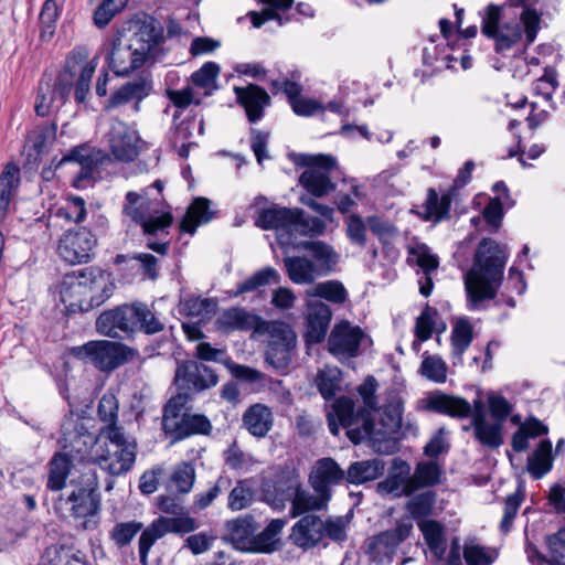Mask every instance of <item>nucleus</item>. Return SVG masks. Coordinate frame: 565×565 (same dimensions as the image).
<instances>
[{
	"label": "nucleus",
	"instance_id": "obj_1",
	"mask_svg": "<svg viewBox=\"0 0 565 565\" xmlns=\"http://www.w3.org/2000/svg\"><path fill=\"white\" fill-rule=\"evenodd\" d=\"M508 259L505 248L491 238L482 239L473 264L465 276V288L470 309H479L483 300L493 299L503 279Z\"/></svg>",
	"mask_w": 565,
	"mask_h": 565
},
{
	"label": "nucleus",
	"instance_id": "obj_2",
	"mask_svg": "<svg viewBox=\"0 0 565 565\" xmlns=\"http://www.w3.org/2000/svg\"><path fill=\"white\" fill-rule=\"evenodd\" d=\"M333 414H328V426L330 431L337 436L340 426L347 428V435L351 441L359 444L364 439L381 441L401 427V408L397 403L392 409H385L387 419L377 427L369 418L355 416L354 405L350 398H338L333 406Z\"/></svg>",
	"mask_w": 565,
	"mask_h": 565
},
{
	"label": "nucleus",
	"instance_id": "obj_3",
	"mask_svg": "<svg viewBox=\"0 0 565 565\" xmlns=\"http://www.w3.org/2000/svg\"><path fill=\"white\" fill-rule=\"evenodd\" d=\"M136 455L137 444L122 428L105 426L100 429L93 459L102 470L111 476L125 475L132 468Z\"/></svg>",
	"mask_w": 565,
	"mask_h": 565
},
{
	"label": "nucleus",
	"instance_id": "obj_4",
	"mask_svg": "<svg viewBox=\"0 0 565 565\" xmlns=\"http://www.w3.org/2000/svg\"><path fill=\"white\" fill-rule=\"evenodd\" d=\"M71 492L67 498H60L55 508L62 510L67 505V510L75 519H84L83 527L93 530L98 524V513L100 510L99 497L96 493L97 480L92 471L83 472L81 477L72 478Z\"/></svg>",
	"mask_w": 565,
	"mask_h": 565
},
{
	"label": "nucleus",
	"instance_id": "obj_5",
	"mask_svg": "<svg viewBox=\"0 0 565 565\" xmlns=\"http://www.w3.org/2000/svg\"><path fill=\"white\" fill-rule=\"evenodd\" d=\"M98 57L89 58L85 46H76L67 56L64 71L58 77V89L62 99H65L75 88V99L83 103L90 88L92 77L98 64Z\"/></svg>",
	"mask_w": 565,
	"mask_h": 565
},
{
	"label": "nucleus",
	"instance_id": "obj_6",
	"mask_svg": "<svg viewBox=\"0 0 565 565\" xmlns=\"http://www.w3.org/2000/svg\"><path fill=\"white\" fill-rule=\"evenodd\" d=\"M103 140L110 159L121 163L134 162L149 148L136 124H128L118 117L109 118L108 129L104 132Z\"/></svg>",
	"mask_w": 565,
	"mask_h": 565
},
{
	"label": "nucleus",
	"instance_id": "obj_7",
	"mask_svg": "<svg viewBox=\"0 0 565 565\" xmlns=\"http://www.w3.org/2000/svg\"><path fill=\"white\" fill-rule=\"evenodd\" d=\"M189 401L188 393H179L171 397L163 409L162 427L173 440L183 439L190 435H207L212 430L209 418L201 414L183 413Z\"/></svg>",
	"mask_w": 565,
	"mask_h": 565
},
{
	"label": "nucleus",
	"instance_id": "obj_8",
	"mask_svg": "<svg viewBox=\"0 0 565 565\" xmlns=\"http://www.w3.org/2000/svg\"><path fill=\"white\" fill-rule=\"evenodd\" d=\"M259 334L267 337L266 362L275 370H286L297 345L295 331L285 322L266 321Z\"/></svg>",
	"mask_w": 565,
	"mask_h": 565
},
{
	"label": "nucleus",
	"instance_id": "obj_9",
	"mask_svg": "<svg viewBox=\"0 0 565 565\" xmlns=\"http://www.w3.org/2000/svg\"><path fill=\"white\" fill-rule=\"evenodd\" d=\"M71 354L92 363L100 371H110L127 362L132 353L120 343L100 340L74 347L71 349Z\"/></svg>",
	"mask_w": 565,
	"mask_h": 565
},
{
	"label": "nucleus",
	"instance_id": "obj_10",
	"mask_svg": "<svg viewBox=\"0 0 565 565\" xmlns=\"http://www.w3.org/2000/svg\"><path fill=\"white\" fill-rule=\"evenodd\" d=\"M151 205L147 191H128L122 203V214L141 225L146 234H157L171 225L172 217L169 213L154 215Z\"/></svg>",
	"mask_w": 565,
	"mask_h": 565
},
{
	"label": "nucleus",
	"instance_id": "obj_11",
	"mask_svg": "<svg viewBox=\"0 0 565 565\" xmlns=\"http://www.w3.org/2000/svg\"><path fill=\"white\" fill-rule=\"evenodd\" d=\"M307 169L300 175V184L312 195L323 196L334 189L330 171L335 168V159L330 154L302 156L299 161Z\"/></svg>",
	"mask_w": 565,
	"mask_h": 565
},
{
	"label": "nucleus",
	"instance_id": "obj_12",
	"mask_svg": "<svg viewBox=\"0 0 565 565\" xmlns=\"http://www.w3.org/2000/svg\"><path fill=\"white\" fill-rule=\"evenodd\" d=\"M198 524L193 518L179 515L174 518H159L146 527L139 537V556L146 562L149 551L154 542L168 533H189L194 531Z\"/></svg>",
	"mask_w": 565,
	"mask_h": 565
},
{
	"label": "nucleus",
	"instance_id": "obj_13",
	"mask_svg": "<svg viewBox=\"0 0 565 565\" xmlns=\"http://www.w3.org/2000/svg\"><path fill=\"white\" fill-rule=\"evenodd\" d=\"M367 340L365 332L349 321H341L332 328L328 350L339 361L350 360L360 353L361 344Z\"/></svg>",
	"mask_w": 565,
	"mask_h": 565
},
{
	"label": "nucleus",
	"instance_id": "obj_14",
	"mask_svg": "<svg viewBox=\"0 0 565 565\" xmlns=\"http://www.w3.org/2000/svg\"><path fill=\"white\" fill-rule=\"evenodd\" d=\"M413 530V523L405 516L396 522L392 530L384 531L369 540L367 553L376 563L390 562L396 548L404 542Z\"/></svg>",
	"mask_w": 565,
	"mask_h": 565
},
{
	"label": "nucleus",
	"instance_id": "obj_15",
	"mask_svg": "<svg viewBox=\"0 0 565 565\" xmlns=\"http://www.w3.org/2000/svg\"><path fill=\"white\" fill-rule=\"evenodd\" d=\"M96 245V238L86 228L67 231L58 241V255L70 264H81L89 260Z\"/></svg>",
	"mask_w": 565,
	"mask_h": 565
},
{
	"label": "nucleus",
	"instance_id": "obj_16",
	"mask_svg": "<svg viewBox=\"0 0 565 565\" xmlns=\"http://www.w3.org/2000/svg\"><path fill=\"white\" fill-rule=\"evenodd\" d=\"M174 382L179 390L201 392L215 386L217 376L211 367L202 363L185 361L178 364Z\"/></svg>",
	"mask_w": 565,
	"mask_h": 565
},
{
	"label": "nucleus",
	"instance_id": "obj_17",
	"mask_svg": "<svg viewBox=\"0 0 565 565\" xmlns=\"http://www.w3.org/2000/svg\"><path fill=\"white\" fill-rule=\"evenodd\" d=\"M429 409L451 417L466 418L472 414V420L487 418L484 405L480 399L473 406L465 398L448 394H434L427 401Z\"/></svg>",
	"mask_w": 565,
	"mask_h": 565
},
{
	"label": "nucleus",
	"instance_id": "obj_18",
	"mask_svg": "<svg viewBox=\"0 0 565 565\" xmlns=\"http://www.w3.org/2000/svg\"><path fill=\"white\" fill-rule=\"evenodd\" d=\"M295 209L271 206L259 212L255 224L263 230L276 231L280 246L292 245Z\"/></svg>",
	"mask_w": 565,
	"mask_h": 565
},
{
	"label": "nucleus",
	"instance_id": "obj_19",
	"mask_svg": "<svg viewBox=\"0 0 565 565\" xmlns=\"http://www.w3.org/2000/svg\"><path fill=\"white\" fill-rule=\"evenodd\" d=\"M501 8L490 4L482 20L481 31L484 35L495 39V50L503 52L510 50L521 39V29L518 24H505L498 28Z\"/></svg>",
	"mask_w": 565,
	"mask_h": 565
},
{
	"label": "nucleus",
	"instance_id": "obj_20",
	"mask_svg": "<svg viewBox=\"0 0 565 565\" xmlns=\"http://www.w3.org/2000/svg\"><path fill=\"white\" fill-rule=\"evenodd\" d=\"M106 62L117 76H124L141 67L146 60L142 57V53L134 50L130 43L116 39L106 55Z\"/></svg>",
	"mask_w": 565,
	"mask_h": 565
},
{
	"label": "nucleus",
	"instance_id": "obj_21",
	"mask_svg": "<svg viewBox=\"0 0 565 565\" xmlns=\"http://www.w3.org/2000/svg\"><path fill=\"white\" fill-rule=\"evenodd\" d=\"M163 42V29L159 22L153 19L145 20L139 23L137 31L134 33L130 44L138 53H142V57L154 58L161 51Z\"/></svg>",
	"mask_w": 565,
	"mask_h": 565
},
{
	"label": "nucleus",
	"instance_id": "obj_22",
	"mask_svg": "<svg viewBox=\"0 0 565 565\" xmlns=\"http://www.w3.org/2000/svg\"><path fill=\"white\" fill-rule=\"evenodd\" d=\"M345 477L344 471L332 458H321L315 462L308 477L310 487L316 492L332 497V487Z\"/></svg>",
	"mask_w": 565,
	"mask_h": 565
},
{
	"label": "nucleus",
	"instance_id": "obj_23",
	"mask_svg": "<svg viewBox=\"0 0 565 565\" xmlns=\"http://www.w3.org/2000/svg\"><path fill=\"white\" fill-rule=\"evenodd\" d=\"M286 495L291 500L292 516H298L310 511L322 510L331 500V498L323 492L313 491L311 493L303 489L296 478L289 480Z\"/></svg>",
	"mask_w": 565,
	"mask_h": 565
},
{
	"label": "nucleus",
	"instance_id": "obj_24",
	"mask_svg": "<svg viewBox=\"0 0 565 565\" xmlns=\"http://www.w3.org/2000/svg\"><path fill=\"white\" fill-rule=\"evenodd\" d=\"M86 280L83 269L66 275L60 288V298L70 312L88 311L89 303L86 298Z\"/></svg>",
	"mask_w": 565,
	"mask_h": 565
},
{
	"label": "nucleus",
	"instance_id": "obj_25",
	"mask_svg": "<svg viewBox=\"0 0 565 565\" xmlns=\"http://www.w3.org/2000/svg\"><path fill=\"white\" fill-rule=\"evenodd\" d=\"M408 263L417 265L423 270V277L418 280L419 292L428 297L434 287L430 274L439 266L438 257L426 244L415 242L408 246Z\"/></svg>",
	"mask_w": 565,
	"mask_h": 565
},
{
	"label": "nucleus",
	"instance_id": "obj_26",
	"mask_svg": "<svg viewBox=\"0 0 565 565\" xmlns=\"http://www.w3.org/2000/svg\"><path fill=\"white\" fill-rule=\"evenodd\" d=\"M150 90L151 83L147 78L141 77L127 82L111 94L105 109L111 110L132 104L134 110L137 113L140 109V103L150 94Z\"/></svg>",
	"mask_w": 565,
	"mask_h": 565
},
{
	"label": "nucleus",
	"instance_id": "obj_27",
	"mask_svg": "<svg viewBox=\"0 0 565 565\" xmlns=\"http://www.w3.org/2000/svg\"><path fill=\"white\" fill-rule=\"evenodd\" d=\"M84 280H86V298L88 299L89 310L105 302L113 292L114 284L110 274L99 268L83 269Z\"/></svg>",
	"mask_w": 565,
	"mask_h": 565
},
{
	"label": "nucleus",
	"instance_id": "obj_28",
	"mask_svg": "<svg viewBox=\"0 0 565 565\" xmlns=\"http://www.w3.org/2000/svg\"><path fill=\"white\" fill-rule=\"evenodd\" d=\"M263 322L257 315L239 307L224 310L216 320L218 329L225 332L255 330L258 334Z\"/></svg>",
	"mask_w": 565,
	"mask_h": 565
},
{
	"label": "nucleus",
	"instance_id": "obj_29",
	"mask_svg": "<svg viewBox=\"0 0 565 565\" xmlns=\"http://www.w3.org/2000/svg\"><path fill=\"white\" fill-rule=\"evenodd\" d=\"M60 443L64 449L81 452L94 441V436L86 428L84 420L76 415L66 417L61 427Z\"/></svg>",
	"mask_w": 565,
	"mask_h": 565
},
{
	"label": "nucleus",
	"instance_id": "obj_30",
	"mask_svg": "<svg viewBox=\"0 0 565 565\" xmlns=\"http://www.w3.org/2000/svg\"><path fill=\"white\" fill-rule=\"evenodd\" d=\"M234 92L238 103L245 108L248 120H259L264 115V108L270 103L267 92L252 84L246 87H234Z\"/></svg>",
	"mask_w": 565,
	"mask_h": 565
},
{
	"label": "nucleus",
	"instance_id": "obj_31",
	"mask_svg": "<svg viewBox=\"0 0 565 565\" xmlns=\"http://www.w3.org/2000/svg\"><path fill=\"white\" fill-rule=\"evenodd\" d=\"M331 321V310L329 306L319 301H308L307 332L308 342H321L328 331Z\"/></svg>",
	"mask_w": 565,
	"mask_h": 565
},
{
	"label": "nucleus",
	"instance_id": "obj_32",
	"mask_svg": "<svg viewBox=\"0 0 565 565\" xmlns=\"http://www.w3.org/2000/svg\"><path fill=\"white\" fill-rule=\"evenodd\" d=\"M323 537V521L316 515H306L292 527L290 539L302 548L312 547Z\"/></svg>",
	"mask_w": 565,
	"mask_h": 565
},
{
	"label": "nucleus",
	"instance_id": "obj_33",
	"mask_svg": "<svg viewBox=\"0 0 565 565\" xmlns=\"http://www.w3.org/2000/svg\"><path fill=\"white\" fill-rule=\"evenodd\" d=\"M21 183V171L14 162H8L0 173V221H2Z\"/></svg>",
	"mask_w": 565,
	"mask_h": 565
},
{
	"label": "nucleus",
	"instance_id": "obj_34",
	"mask_svg": "<svg viewBox=\"0 0 565 565\" xmlns=\"http://www.w3.org/2000/svg\"><path fill=\"white\" fill-rule=\"evenodd\" d=\"M286 521L275 519L259 534L250 537L248 541V552L253 553H273L280 546V537Z\"/></svg>",
	"mask_w": 565,
	"mask_h": 565
},
{
	"label": "nucleus",
	"instance_id": "obj_35",
	"mask_svg": "<svg viewBox=\"0 0 565 565\" xmlns=\"http://www.w3.org/2000/svg\"><path fill=\"white\" fill-rule=\"evenodd\" d=\"M379 489L393 497L412 495L415 492L411 468L407 463L401 462L387 478L379 484Z\"/></svg>",
	"mask_w": 565,
	"mask_h": 565
},
{
	"label": "nucleus",
	"instance_id": "obj_36",
	"mask_svg": "<svg viewBox=\"0 0 565 565\" xmlns=\"http://www.w3.org/2000/svg\"><path fill=\"white\" fill-rule=\"evenodd\" d=\"M273 413L263 404L248 407L243 415V425L249 434L257 438L265 437L273 427Z\"/></svg>",
	"mask_w": 565,
	"mask_h": 565
},
{
	"label": "nucleus",
	"instance_id": "obj_37",
	"mask_svg": "<svg viewBox=\"0 0 565 565\" xmlns=\"http://www.w3.org/2000/svg\"><path fill=\"white\" fill-rule=\"evenodd\" d=\"M39 565H87L86 555L71 546L52 545L45 548Z\"/></svg>",
	"mask_w": 565,
	"mask_h": 565
},
{
	"label": "nucleus",
	"instance_id": "obj_38",
	"mask_svg": "<svg viewBox=\"0 0 565 565\" xmlns=\"http://www.w3.org/2000/svg\"><path fill=\"white\" fill-rule=\"evenodd\" d=\"M284 265L289 279L294 284H309L321 275L318 267L307 257H285Z\"/></svg>",
	"mask_w": 565,
	"mask_h": 565
},
{
	"label": "nucleus",
	"instance_id": "obj_39",
	"mask_svg": "<svg viewBox=\"0 0 565 565\" xmlns=\"http://www.w3.org/2000/svg\"><path fill=\"white\" fill-rule=\"evenodd\" d=\"M213 217L214 211L211 210V202L205 198H196L182 218L181 230L193 234L199 225L210 222Z\"/></svg>",
	"mask_w": 565,
	"mask_h": 565
},
{
	"label": "nucleus",
	"instance_id": "obj_40",
	"mask_svg": "<svg viewBox=\"0 0 565 565\" xmlns=\"http://www.w3.org/2000/svg\"><path fill=\"white\" fill-rule=\"evenodd\" d=\"M417 525L431 554L441 561L446 553L445 526L435 520H422Z\"/></svg>",
	"mask_w": 565,
	"mask_h": 565
},
{
	"label": "nucleus",
	"instance_id": "obj_41",
	"mask_svg": "<svg viewBox=\"0 0 565 565\" xmlns=\"http://www.w3.org/2000/svg\"><path fill=\"white\" fill-rule=\"evenodd\" d=\"M264 4L260 12L250 11L248 17L254 28H260L269 20H277L282 25L286 20L280 15L294 4V0H259Z\"/></svg>",
	"mask_w": 565,
	"mask_h": 565
},
{
	"label": "nucleus",
	"instance_id": "obj_42",
	"mask_svg": "<svg viewBox=\"0 0 565 565\" xmlns=\"http://www.w3.org/2000/svg\"><path fill=\"white\" fill-rule=\"evenodd\" d=\"M385 469L381 459L353 462L348 468L347 479L350 483L361 484L379 478Z\"/></svg>",
	"mask_w": 565,
	"mask_h": 565
},
{
	"label": "nucleus",
	"instance_id": "obj_43",
	"mask_svg": "<svg viewBox=\"0 0 565 565\" xmlns=\"http://www.w3.org/2000/svg\"><path fill=\"white\" fill-rule=\"evenodd\" d=\"M473 340V328L467 318H459L455 321L451 330V354L461 362L462 354L470 347Z\"/></svg>",
	"mask_w": 565,
	"mask_h": 565
},
{
	"label": "nucleus",
	"instance_id": "obj_44",
	"mask_svg": "<svg viewBox=\"0 0 565 565\" xmlns=\"http://www.w3.org/2000/svg\"><path fill=\"white\" fill-rule=\"evenodd\" d=\"M552 467V443L548 439H544L529 457L527 470L535 479H541Z\"/></svg>",
	"mask_w": 565,
	"mask_h": 565
},
{
	"label": "nucleus",
	"instance_id": "obj_45",
	"mask_svg": "<svg viewBox=\"0 0 565 565\" xmlns=\"http://www.w3.org/2000/svg\"><path fill=\"white\" fill-rule=\"evenodd\" d=\"M292 244L298 236H319L326 231L327 223L320 217L305 214L300 209H295Z\"/></svg>",
	"mask_w": 565,
	"mask_h": 565
},
{
	"label": "nucleus",
	"instance_id": "obj_46",
	"mask_svg": "<svg viewBox=\"0 0 565 565\" xmlns=\"http://www.w3.org/2000/svg\"><path fill=\"white\" fill-rule=\"evenodd\" d=\"M375 390H376V382L373 377L367 379L362 385H360L359 393L363 398L364 409L358 416H360V418H362V416H364V417L369 418L372 423H374L373 419L371 418V412L373 411L377 415L383 416L381 418V423L375 424L377 427H380V425L383 423V420L387 419L385 409L386 408L388 411L392 409V407L395 406L397 403L399 404V408L402 409V403L399 399H397V401L392 402L390 405L385 406L383 409H376L375 408L376 402H375V396H374Z\"/></svg>",
	"mask_w": 565,
	"mask_h": 565
},
{
	"label": "nucleus",
	"instance_id": "obj_47",
	"mask_svg": "<svg viewBox=\"0 0 565 565\" xmlns=\"http://www.w3.org/2000/svg\"><path fill=\"white\" fill-rule=\"evenodd\" d=\"M476 438L484 446L497 448L502 444V423L495 419L480 417L472 420Z\"/></svg>",
	"mask_w": 565,
	"mask_h": 565
},
{
	"label": "nucleus",
	"instance_id": "obj_48",
	"mask_svg": "<svg viewBox=\"0 0 565 565\" xmlns=\"http://www.w3.org/2000/svg\"><path fill=\"white\" fill-rule=\"evenodd\" d=\"M72 473V462L65 454H56L50 461L47 488L60 491L65 487L67 477Z\"/></svg>",
	"mask_w": 565,
	"mask_h": 565
},
{
	"label": "nucleus",
	"instance_id": "obj_49",
	"mask_svg": "<svg viewBox=\"0 0 565 565\" xmlns=\"http://www.w3.org/2000/svg\"><path fill=\"white\" fill-rule=\"evenodd\" d=\"M436 493L427 490L413 495L406 503V510L411 516L418 521L427 520L429 515L435 513Z\"/></svg>",
	"mask_w": 565,
	"mask_h": 565
},
{
	"label": "nucleus",
	"instance_id": "obj_50",
	"mask_svg": "<svg viewBox=\"0 0 565 565\" xmlns=\"http://www.w3.org/2000/svg\"><path fill=\"white\" fill-rule=\"evenodd\" d=\"M302 247L309 250L317 260V267L321 275L327 274L338 262V254L328 244L321 241L306 242Z\"/></svg>",
	"mask_w": 565,
	"mask_h": 565
},
{
	"label": "nucleus",
	"instance_id": "obj_51",
	"mask_svg": "<svg viewBox=\"0 0 565 565\" xmlns=\"http://www.w3.org/2000/svg\"><path fill=\"white\" fill-rule=\"evenodd\" d=\"M220 72L218 64L206 62L191 75V82L194 87L203 89L204 95H211L217 88L216 79Z\"/></svg>",
	"mask_w": 565,
	"mask_h": 565
},
{
	"label": "nucleus",
	"instance_id": "obj_52",
	"mask_svg": "<svg viewBox=\"0 0 565 565\" xmlns=\"http://www.w3.org/2000/svg\"><path fill=\"white\" fill-rule=\"evenodd\" d=\"M451 205V198L449 194L438 196L434 189L427 192V200L425 204L426 218L438 222L448 216Z\"/></svg>",
	"mask_w": 565,
	"mask_h": 565
},
{
	"label": "nucleus",
	"instance_id": "obj_53",
	"mask_svg": "<svg viewBox=\"0 0 565 565\" xmlns=\"http://www.w3.org/2000/svg\"><path fill=\"white\" fill-rule=\"evenodd\" d=\"M308 297H319L328 301L342 303L347 299V290L343 285L335 280L320 282L306 290Z\"/></svg>",
	"mask_w": 565,
	"mask_h": 565
},
{
	"label": "nucleus",
	"instance_id": "obj_54",
	"mask_svg": "<svg viewBox=\"0 0 565 565\" xmlns=\"http://www.w3.org/2000/svg\"><path fill=\"white\" fill-rule=\"evenodd\" d=\"M440 467L434 461L419 462L412 476L415 491L420 487H431L439 483Z\"/></svg>",
	"mask_w": 565,
	"mask_h": 565
},
{
	"label": "nucleus",
	"instance_id": "obj_55",
	"mask_svg": "<svg viewBox=\"0 0 565 565\" xmlns=\"http://www.w3.org/2000/svg\"><path fill=\"white\" fill-rule=\"evenodd\" d=\"M512 7H521L523 10L520 14V20L524 25V32L526 42L532 43L535 38L537 30L540 28V14L536 10L527 7V0H509Z\"/></svg>",
	"mask_w": 565,
	"mask_h": 565
},
{
	"label": "nucleus",
	"instance_id": "obj_56",
	"mask_svg": "<svg viewBox=\"0 0 565 565\" xmlns=\"http://www.w3.org/2000/svg\"><path fill=\"white\" fill-rule=\"evenodd\" d=\"M463 557L467 565H491L497 558V553L475 541H469L463 546Z\"/></svg>",
	"mask_w": 565,
	"mask_h": 565
},
{
	"label": "nucleus",
	"instance_id": "obj_57",
	"mask_svg": "<svg viewBox=\"0 0 565 565\" xmlns=\"http://www.w3.org/2000/svg\"><path fill=\"white\" fill-rule=\"evenodd\" d=\"M86 202L83 198L71 195L57 210V215L68 222L82 223L86 218Z\"/></svg>",
	"mask_w": 565,
	"mask_h": 565
},
{
	"label": "nucleus",
	"instance_id": "obj_58",
	"mask_svg": "<svg viewBox=\"0 0 565 565\" xmlns=\"http://www.w3.org/2000/svg\"><path fill=\"white\" fill-rule=\"evenodd\" d=\"M340 375L341 372L338 367H326L317 374L316 384L326 399L335 394L340 384Z\"/></svg>",
	"mask_w": 565,
	"mask_h": 565
},
{
	"label": "nucleus",
	"instance_id": "obj_59",
	"mask_svg": "<svg viewBox=\"0 0 565 565\" xmlns=\"http://www.w3.org/2000/svg\"><path fill=\"white\" fill-rule=\"evenodd\" d=\"M226 531L236 548L248 552V541L250 540L252 531L247 521L242 519L228 521Z\"/></svg>",
	"mask_w": 565,
	"mask_h": 565
},
{
	"label": "nucleus",
	"instance_id": "obj_60",
	"mask_svg": "<svg viewBox=\"0 0 565 565\" xmlns=\"http://www.w3.org/2000/svg\"><path fill=\"white\" fill-rule=\"evenodd\" d=\"M96 327L104 335L120 338L124 330H121V319L118 308L103 312L96 321Z\"/></svg>",
	"mask_w": 565,
	"mask_h": 565
},
{
	"label": "nucleus",
	"instance_id": "obj_61",
	"mask_svg": "<svg viewBox=\"0 0 565 565\" xmlns=\"http://www.w3.org/2000/svg\"><path fill=\"white\" fill-rule=\"evenodd\" d=\"M195 480V470L191 463L179 465L171 476V488L180 493L191 491Z\"/></svg>",
	"mask_w": 565,
	"mask_h": 565
},
{
	"label": "nucleus",
	"instance_id": "obj_62",
	"mask_svg": "<svg viewBox=\"0 0 565 565\" xmlns=\"http://www.w3.org/2000/svg\"><path fill=\"white\" fill-rule=\"evenodd\" d=\"M420 373L433 382L444 383L447 379V365L439 356L427 355L420 364Z\"/></svg>",
	"mask_w": 565,
	"mask_h": 565
},
{
	"label": "nucleus",
	"instance_id": "obj_63",
	"mask_svg": "<svg viewBox=\"0 0 565 565\" xmlns=\"http://www.w3.org/2000/svg\"><path fill=\"white\" fill-rule=\"evenodd\" d=\"M215 309V301L201 297H190L180 303V311L191 317H204L213 313Z\"/></svg>",
	"mask_w": 565,
	"mask_h": 565
},
{
	"label": "nucleus",
	"instance_id": "obj_64",
	"mask_svg": "<svg viewBox=\"0 0 565 565\" xmlns=\"http://www.w3.org/2000/svg\"><path fill=\"white\" fill-rule=\"evenodd\" d=\"M253 495L254 492L248 482L239 481L230 492L227 507L232 511H241L252 503Z\"/></svg>",
	"mask_w": 565,
	"mask_h": 565
}]
</instances>
